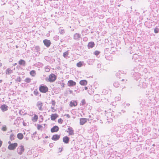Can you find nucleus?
Here are the masks:
<instances>
[{"instance_id": "obj_25", "label": "nucleus", "mask_w": 159, "mask_h": 159, "mask_svg": "<svg viewBox=\"0 0 159 159\" xmlns=\"http://www.w3.org/2000/svg\"><path fill=\"white\" fill-rule=\"evenodd\" d=\"M13 72V70H11L10 68L7 69L6 71V74L8 75H10L11 73Z\"/></svg>"}, {"instance_id": "obj_20", "label": "nucleus", "mask_w": 159, "mask_h": 159, "mask_svg": "<svg viewBox=\"0 0 159 159\" xmlns=\"http://www.w3.org/2000/svg\"><path fill=\"white\" fill-rule=\"evenodd\" d=\"M80 84L82 85H86L87 84V81L86 80H82L80 81Z\"/></svg>"}, {"instance_id": "obj_26", "label": "nucleus", "mask_w": 159, "mask_h": 159, "mask_svg": "<svg viewBox=\"0 0 159 159\" xmlns=\"http://www.w3.org/2000/svg\"><path fill=\"white\" fill-rule=\"evenodd\" d=\"M19 63L20 65L25 66V62L23 60L20 59L19 61Z\"/></svg>"}, {"instance_id": "obj_4", "label": "nucleus", "mask_w": 159, "mask_h": 159, "mask_svg": "<svg viewBox=\"0 0 159 159\" xmlns=\"http://www.w3.org/2000/svg\"><path fill=\"white\" fill-rule=\"evenodd\" d=\"M18 144L16 143L10 144L8 147V149L10 150H14L17 146Z\"/></svg>"}, {"instance_id": "obj_61", "label": "nucleus", "mask_w": 159, "mask_h": 159, "mask_svg": "<svg viewBox=\"0 0 159 159\" xmlns=\"http://www.w3.org/2000/svg\"><path fill=\"white\" fill-rule=\"evenodd\" d=\"M8 143L9 144H11V142L10 141H9L8 142Z\"/></svg>"}, {"instance_id": "obj_52", "label": "nucleus", "mask_w": 159, "mask_h": 159, "mask_svg": "<svg viewBox=\"0 0 159 159\" xmlns=\"http://www.w3.org/2000/svg\"><path fill=\"white\" fill-rule=\"evenodd\" d=\"M2 143V142L0 140V147L1 146Z\"/></svg>"}, {"instance_id": "obj_40", "label": "nucleus", "mask_w": 159, "mask_h": 159, "mask_svg": "<svg viewBox=\"0 0 159 159\" xmlns=\"http://www.w3.org/2000/svg\"><path fill=\"white\" fill-rule=\"evenodd\" d=\"M35 48V50L37 51H39L40 50V48L39 47V46H36Z\"/></svg>"}, {"instance_id": "obj_32", "label": "nucleus", "mask_w": 159, "mask_h": 159, "mask_svg": "<svg viewBox=\"0 0 159 159\" xmlns=\"http://www.w3.org/2000/svg\"><path fill=\"white\" fill-rule=\"evenodd\" d=\"M68 51H67L63 53V56L64 57L66 58L68 56Z\"/></svg>"}, {"instance_id": "obj_42", "label": "nucleus", "mask_w": 159, "mask_h": 159, "mask_svg": "<svg viewBox=\"0 0 159 159\" xmlns=\"http://www.w3.org/2000/svg\"><path fill=\"white\" fill-rule=\"evenodd\" d=\"M45 70L46 72H48L50 71V69L49 68H48V67H45Z\"/></svg>"}, {"instance_id": "obj_45", "label": "nucleus", "mask_w": 159, "mask_h": 159, "mask_svg": "<svg viewBox=\"0 0 159 159\" xmlns=\"http://www.w3.org/2000/svg\"><path fill=\"white\" fill-rule=\"evenodd\" d=\"M147 85L145 83H144L143 82V85H142L143 87L145 88L146 87Z\"/></svg>"}, {"instance_id": "obj_56", "label": "nucleus", "mask_w": 159, "mask_h": 159, "mask_svg": "<svg viewBox=\"0 0 159 159\" xmlns=\"http://www.w3.org/2000/svg\"><path fill=\"white\" fill-rule=\"evenodd\" d=\"M59 152H61V151H62V149H61L60 148H59Z\"/></svg>"}, {"instance_id": "obj_27", "label": "nucleus", "mask_w": 159, "mask_h": 159, "mask_svg": "<svg viewBox=\"0 0 159 159\" xmlns=\"http://www.w3.org/2000/svg\"><path fill=\"white\" fill-rule=\"evenodd\" d=\"M30 74L32 76H34L36 75V72L34 70H32L30 72Z\"/></svg>"}, {"instance_id": "obj_34", "label": "nucleus", "mask_w": 159, "mask_h": 159, "mask_svg": "<svg viewBox=\"0 0 159 159\" xmlns=\"http://www.w3.org/2000/svg\"><path fill=\"white\" fill-rule=\"evenodd\" d=\"M59 39V36L56 35L54 36L53 37V39L55 41H57Z\"/></svg>"}, {"instance_id": "obj_46", "label": "nucleus", "mask_w": 159, "mask_h": 159, "mask_svg": "<svg viewBox=\"0 0 159 159\" xmlns=\"http://www.w3.org/2000/svg\"><path fill=\"white\" fill-rule=\"evenodd\" d=\"M81 103L82 105H84L85 104L86 102L85 100L83 99L81 101Z\"/></svg>"}, {"instance_id": "obj_9", "label": "nucleus", "mask_w": 159, "mask_h": 159, "mask_svg": "<svg viewBox=\"0 0 159 159\" xmlns=\"http://www.w3.org/2000/svg\"><path fill=\"white\" fill-rule=\"evenodd\" d=\"M59 127L57 125H55L51 129V132L52 133L56 132L59 130Z\"/></svg>"}, {"instance_id": "obj_29", "label": "nucleus", "mask_w": 159, "mask_h": 159, "mask_svg": "<svg viewBox=\"0 0 159 159\" xmlns=\"http://www.w3.org/2000/svg\"><path fill=\"white\" fill-rule=\"evenodd\" d=\"M59 33L61 34H63L65 33V31L63 29L61 28L59 29Z\"/></svg>"}, {"instance_id": "obj_49", "label": "nucleus", "mask_w": 159, "mask_h": 159, "mask_svg": "<svg viewBox=\"0 0 159 159\" xmlns=\"http://www.w3.org/2000/svg\"><path fill=\"white\" fill-rule=\"evenodd\" d=\"M49 146L50 148H52L53 146V144L52 143H50L49 144Z\"/></svg>"}, {"instance_id": "obj_14", "label": "nucleus", "mask_w": 159, "mask_h": 159, "mask_svg": "<svg viewBox=\"0 0 159 159\" xmlns=\"http://www.w3.org/2000/svg\"><path fill=\"white\" fill-rule=\"evenodd\" d=\"M123 72L122 71H119L116 74V76L117 77L120 78L122 76L125 75V74L123 73Z\"/></svg>"}, {"instance_id": "obj_64", "label": "nucleus", "mask_w": 159, "mask_h": 159, "mask_svg": "<svg viewBox=\"0 0 159 159\" xmlns=\"http://www.w3.org/2000/svg\"><path fill=\"white\" fill-rule=\"evenodd\" d=\"M2 81V80H0V83H1Z\"/></svg>"}, {"instance_id": "obj_3", "label": "nucleus", "mask_w": 159, "mask_h": 159, "mask_svg": "<svg viewBox=\"0 0 159 159\" xmlns=\"http://www.w3.org/2000/svg\"><path fill=\"white\" fill-rule=\"evenodd\" d=\"M57 79L56 76L53 74H51L49 75L48 80L50 82H54Z\"/></svg>"}, {"instance_id": "obj_38", "label": "nucleus", "mask_w": 159, "mask_h": 159, "mask_svg": "<svg viewBox=\"0 0 159 159\" xmlns=\"http://www.w3.org/2000/svg\"><path fill=\"white\" fill-rule=\"evenodd\" d=\"M7 129V128L5 125L3 126L2 128V130L3 131H6Z\"/></svg>"}, {"instance_id": "obj_1", "label": "nucleus", "mask_w": 159, "mask_h": 159, "mask_svg": "<svg viewBox=\"0 0 159 159\" xmlns=\"http://www.w3.org/2000/svg\"><path fill=\"white\" fill-rule=\"evenodd\" d=\"M107 120L108 123H111L113 121V118H114V114L110 112H107L106 114Z\"/></svg>"}, {"instance_id": "obj_5", "label": "nucleus", "mask_w": 159, "mask_h": 159, "mask_svg": "<svg viewBox=\"0 0 159 159\" xmlns=\"http://www.w3.org/2000/svg\"><path fill=\"white\" fill-rule=\"evenodd\" d=\"M24 150V147L23 145H21L17 148V152L20 155L22 154Z\"/></svg>"}, {"instance_id": "obj_39", "label": "nucleus", "mask_w": 159, "mask_h": 159, "mask_svg": "<svg viewBox=\"0 0 159 159\" xmlns=\"http://www.w3.org/2000/svg\"><path fill=\"white\" fill-rule=\"evenodd\" d=\"M120 97L118 96L115 97V100L116 101H119L120 100Z\"/></svg>"}, {"instance_id": "obj_13", "label": "nucleus", "mask_w": 159, "mask_h": 159, "mask_svg": "<svg viewBox=\"0 0 159 159\" xmlns=\"http://www.w3.org/2000/svg\"><path fill=\"white\" fill-rule=\"evenodd\" d=\"M89 119L85 118H81L80 119V124L81 125H83Z\"/></svg>"}, {"instance_id": "obj_58", "label": "nucleus", "mask_w": 159, "mask_h": 159, "mask_svg": "<svg viewBox=\"0 0 159 159\" xmlns=\"http://www.w3.org/2000/svg\"><path fill=\"white\" fill-rule=\"evenodd\" d=\"M125 80H126V81H127V80H125V79H122V80H121L122 81H124Z\"/></svg>"}, {"instance_id": "obj_23", "label": "nucleus", "mask_w": 159, "mask_h": 159, "mask_svg": "<svg viewBox=\"0 0 159 159\" xmlns=\"http://www.w3.org/2000/svg\"><path fill=\"white\" fill-rule=\"evenodd\" d=\"M17 136V138L20 140L22 139L23 138V134L21 133H19L18 134Z\"/></svg>"}, {"instance_id": "obj_19", "label": "nucleus", "mask_w": 159, "mask_h": 159, "mask_svg": "<svg viewBox=\"0 0 159 159\" xmlns=\"http://www.w3.org/2000/svg\"><path fill=\"white\" fill-rule=\"evenodd\" d=\"M58 117V115L57 114H52L51 116V120H55Z\"/></svg>"}, {"instance_id": "obj_62", "label": "nucleus", "mask_w": 159, "mask_h": 159, "mask_svg": "<svg viewBox=\"0 0 159 159\" xmlns=\"http://www.w3.org/2000/svg\"><path fill=\"white\" fill-rule=\"evenodd\" d=\"M17 65V63H14V64H13V66H15L16 65Z\"/></svg>"}, {"instance_id": "obj_21", "label": "nucleus", "mask_w": 159, "mask_h": 159, "mask_svg": "<svg viewBox=\"0 0 159 159\" xmlns=\"http://www.w3.org/2000/svg\"><path fill=\"white\" fill-rule=\"evenodd\" d=\"M34 94L36 96L40 97L41 96V94H40L37 89H35L34 91Z\"/></svg>"}, {"instance_id": "obj_36", "label": "nucleus", "mask_w": 159, "mask_h": 159, "mask_svg": "<svg viewBox=\"0 0 159 159\" xmlns=\"http://www.w3.org/2000/svg\"><path fill=\"white\" fill-rule=\"evenodd\" d=\"M21 78L20 76H18L16 80V81L20 82L21 81Z\"/></svg>"}, {"instance_id": "obj_17", "label": "nucleus", "mask_w": 159, "mask_h": 159, "mask_svg": "<svg viewBox=\"0 0 159 159\" xmlns=\"http://www.w3.org/2000/svg\"><path fill=\"white\" fill-rule=\"evenodd\" d=\"M133 75L134 78L137 80H139L140 76L139 74L138 73H134Z\"/></svg>"}, {"instance_id": "obj_15", "label": "nucleus", "mask_w": 159, "mask_h": 159, "mask_svg": "<svg viewBox=\"0 0 159 159\" xmlns=\"http://www.w3.org/2000/svg\"><path fill=\"white\" fill-rule=\"evenodd\" d=\"M68 131H67V132L69 133V135H74V130L71 127H69L68 128Z\"/></svg>"}, {"instance_id": "obj_54", "label": "nucleus", "mask_w": 159, "mask_h": 159, "mask_svg": "<svg viewBox=\"0 0 159 159\" xmlns=\"http://www.w3.org/2000/svg\"><path fill=\"white\" fill-rule=\"evenodd\" d=\"M84 89L85 90H87L88 89V87H85Z\"/></svg>"}, {"instance_id": "obj_22", "label": "nucleus", "mask_w": 159, "mask_h": 159, "mask_svg": "<svg viewBox=\"0 0 159 159\" xmlns=\"http://www.w3.org/2000/svg\"><path fill=\"white\" fill-rule=\"evenodd\" d=\"M77 104V103L76 101H73V102L71 101L70 102V105L71 107H72L76 106Z\"/></svg>"}, {"instance_id": "obj_7", "label": "nucleus", "mask_w": 159, "mask_h": 159, "mask_svg": "<svg viewBox=\"0 0 159 159\" xmlns=\"http://www.w3.org/2000/svg\"><path fill=\"white\" fill-rule=\"evenodd\" d=\"M43 106V103L41 101H38L36 103V106L38 107L40 111H42L43 110V109L42 107Z\"/></svg>"}, {"instance_id": "obj_60", "label": "nucleus", "mask_w": 159, "mask_h": 159, "mask_svg": "<svg viewBox=\"0 0 159 159\" xmlns=\"http://www.w3.org/2000/svg\"><path fill=\"white\" fill-rule=\"evenodd\" d=\"M51 109H52V110H53L54 109V107H51Z\"/></svg>"}, {"instance_id": "obj_16", "label": "nucleus", "mask_w": 159, "mask_h": 159, "mask_svg": "<svg viewBox=\"0 0 159 159\" xmlns=\"http://www.w3.org/2000/svg\"><path fill=\"white\" fill-rule=\"evenodd\" d=\"M70 138L67 136H65L63 138V141L65 143H68L69 142Z\"/></svg>"}, {"instance_id": "obj_18", "label": "nucleus", "mask_w": 159, "mask_h": 159, "mask_svg": "<svg viewBox=\"0 0 159 159\" xmlns=\"http://www.w3.org/2000/svg\"><path fill=\"white\" fill-rule=\"evenodd\" d=\"M95 43L93 42H91L89 43L88 44V48H93L95 46Z\"/></svg>"}, {"instance_id": "obj_63", "label": "nucleus", "mask_w": 159, "mask_h": 159, "mask_svg": "<svg viewBox=\"0 0 159 159\" xmlns=\"http://www.w3.org/2000/svg\"><path fill=\"white\" fill-rule=\"evenodd\" d=\"M2 66V64L1 63H0V66Z\"/></svg>"}, {"instance_id": "obj_24", "label": "nucleus", "mask_w": 159, "mask_h": 159, "mask_svg": "<svg viewBox=\"0 0 159 159\" xmlns=\"http://www.w3.org/2000/svg\"><path fill=\"white\" fill-rule=\"evenodd\" d=\"M38 119V116L36 115H34V117L32 118V120L34 122H35Z\"/></svg>"}, {"instance_id": "obj_2", "label": "nucleus", "mask_w": 159, "mask_h": 159, "mask_svg": "<svg viewBox=\"0 0 159 159\" xmlns=\"http://www.w3.org/2000/svg\"><path fill=\"white\" fill-rule=\"evenodd\" d=\"M48 88L46 85H40L39 87V90L43 93H46L48 91Z\"/></svg>"}, {"instance_id": "obj_43", "label": "nucleus", "mask_w": 159, "mask_h": 159, "mask_svg": "<svg viewBox=\"0 0 159 159\" xmlns=\"http://www.w3.org/2000/svg\"><path fill=\"white\" fill-rule=\"evenodd\" d=\"M108 92V91L105 90L103 89L102 91V93L104 94H106V93H107Z\"/></svg>"}, {"instance_id": "obj_10", "label": "nucleus", "mask_w": 159, "mask_h": 159, "mask_svg": "<svg viewBox=\"0 0 159 159\" xmlns=\"http://www.w3.org/2000/svg\"><path fill=\"white\" fill-rule=\"evenodd\" d=\"M67 84L69 87H72L76 85V83L73 80H70L68 81Z\"/></svg>"}, {"instance_id": "obj_53", "label": "nucleus", "mask_w": 159, "mask_h": 159, "mask_svg": "<svg viewBox=\"0 0 159 159\" xmlns=\"http://www.w3.org/2000/svg\"><path fill=\"white\" fill-rule=\"evenodd\" d=\"M69 92L70 94H71L73 93V91L71 90H69Z\"/></svg>"}, {"instance_id": "obj_47", "label": "nucleus", "mask_w": 159, "mask_h": 159, "mask_svg": "<svg viewBox=\"0 0 159 159\" xmlns=\"http://www.w3.org/2000/svg\"><path fill=\"white\" fill-rule=\"evenodd\" d=\"M52 104L53 106H54L56 104V102L54 100H52Z\"/></svg>"}, {"instance_id": "obj_11", "label": "nucleus", "mask_w": 159, "mask_h": 159, "mask_svg": "<svg viewBox=\"0 0 159 159\" xmlns=\"http://www.w3.org/2000/svg\"><path fill=\"white\" fill-rule=\"evenodd\" d=\"M43 43L47 47H49L51 45V42L50 40L45 39L43 41Z\"/></svg>"}, {"instance_id": "obj_48", "label": "nucleus", "mask_w": 159, "mask_h": 159, "mask_svg": "<svg viewBox=\"0 0 159 159\" xmlns=\"http://www.w3.org/2000/svg\"><path fill=\"white\" fill-rule=\"evenodd\" d=\"M83 40L84 41H86L88 40V38L86 37H84L83 38Z\"/></svg>"}, {"instance_id": "obj_44", "label": "nucleus", "mask_w": 159, "mask_h": 159, "mask_svg": "<svg viewBox=\"0 0 159 159\" xmlns=\"http://www.w3.org/2000/svg\"><path fill=\"white\" fill-rule=\"evenodd\" d=\"M42 127V126L40 125H38L37 126V128L38 129H40V128Z\"/></svg>"}, {"instance_id": "obj_55", "label": "nucleus", "mask_w": 159, "mask_h": 159, "mask_svg": "<svg viewBox=\"0 0 159 159\" xmlns=\"http://www.w3.org/2000/svg\"><path fill=\"white\" fill-rule=\"evenodd\" d=\"M61 86L62 87H64V83H62L61 84Z\"/></svg>"}, {"instance_id": "obj_35", "label": "nucleus", "mask_w": 159, "mask_h": 159, "mask_svg": "<svg viewBox=\"0 0 159 159\" xmlns=\"http://www.w3.org/2000/svg\"><path fill=\"white\" fill-rule=\"evenodd\" d=\"M100 53V52L98 51H95L94 52V54H95L96 56L98 55L99 53Z\"/></svg>"}, {"instance_id": "obj_59", "label": "nucleus", "mask_w": 159, "mask_h": 159, "mask_svg": "<svg viewBox=\"0 0 159 159\" xmlns=\"http://www.w3.org/2000/svg\"><path fill=\"white\" fill-rule=\"evenodd\" d=\"M151 150H152V151H153V150H154V148H151Z\"/></svg>"}, {"instance_id": "obj_50", "label": "nucleus", "mask_w": 159, "mask_h": 159, "mask_svg": "<svg viewBox=\"0 0 159 159\" xmlns=\"http://www.w3.org/2000/svg\"><path fill=\"white\" fill-rule=\"evenodd\" d=\"M101 66V65L100 64H97V67L98 68H100Z\"/></svg>"}, {"instance_id": "obj_37", "label": "nucleus", "mask_w": 159, "mask_h": 159, "mask_svg": "<svg viewBox=\"0 0 159 159\" xmlns=\"http://www.w3.org/2000/svg\"><path fill=\"white\" fill-rule=\"evenodd\" d=\"M154 32L155 33H157L159 32V29L158 28H156L154 29Z\"/></svg>"}, {"instance_id": "obj_57", "label": "nucleus", "mask_w": 159, "mask_h": 159, "mask_svg": "<svg viewBox=\"0 0 159 159\" xmlns=\"http://www.w3.org/2000/svg\"><path fill=\"white\" fill-rule=\"evenodd\" d=\"M129 105H130V104H129V103H127L126 104V106L128 107H129Z\"/></svg>"}, {"instance_id": "obj_12", "label": "nucleus", "mask_w": 159, "mask_h": 159, "mask_svg": "<svg viewBox=\"0 0 159 159\" xmlns=\"http://www.w3.org/2000/svg\"><path fill=\"white\" fill-rule=\"evenodd\" d=\"M60 137V135L57 134H55L52 136L51 139L53 141H57L59 139Z\"/></svg>"}, {"instance_id": "obj_51", "label": "nucleus", "mask_w": 159, "mask_h": 159, "mask_svg": "<svg viewBox=\"0 0 159 159\" xmlns=\"http://www.w3.org/2000/svg\"><path fill=\"white\" fill-rule=\"evenodd\" d=\"M65 116H66L67 117H68L69 118L70 117V116L68 114H65Z\"/></svg>"}, {"instance_id": "obj_31", "label": "nucleus", "mask_w": 159, "mask_h": 159, "mask_svg": "<svg viewBox=\"0 0 159 159\" xmlns=\"http://www.w3.org/2000/svg\"><path fill=\"white\" fill-rule=\"evenodd\" d=\"M83 65V63L81 61H80L78 62L76 64V66L77 67H80L82 66Z\"/></svg>"}, {"instance_id": "obj_41", "label": "nucleus", "mask_w": 159, "mask_h": 159, "mask_svg": "<svg viewBox=\"0 0 159 159\" xmlns=\"http://www.w3.org/2000/svg\"><path fill=\"white\" fill-rule=\"evenodd\" d=\"M63 121V120L61 118L59 119L58 120V122L60 124H61Z\"/></svg>"}, {"instance_id": "obj_30", "label": "nucleus", "mask_w": 159, "mask_h": 159, "mask_svg": "<svg viewBox=\"0 0 159 159\" xmlns=\"http://www.w3.org/2000/svg\"><path fill=\"white\" fill-rule=\"evenodd\" d=\"M15 136L13 134H11L10 136V140L11 141L14 140L15 139Z\"/></svg>"}, {"instance_id": "obj_33", "label": "nucleus", "mask_w": 159, "mask_h": 159, "mask_svg": "<svg viewBox=\"0 0 159 159\" xmlns=\"http://www.w3.org/2000/svg\"><path fill=\"white\" fill-rule=\"evenodd\" d=\"M31 79L29 78H26L25 80V81L26 83H29L30 82Z\"/></svg>"}, {"instance_id": "obj_28", "label": "nucleus", "mask_w": 159, "mask_h": 159, "mask_svg": "<svg viewBox=\"0 0 159 159\" xmlns=\"http://www.w3.org/2000/svg\"><path fill=\"white\" fill-rule=\"evenodd\" d=\"M120 84L117 81H115L113 83V85L115 87H118L119 86Z\"/></svg>"}, {"instance_id": "obj_8", "label": "nucleus", "mask_w": 159, "mask_h": 159, "mask_svg": "<svg viewBox=\"0 0 159 159\" xmlns=\"http://www.w3.org/2000/svg\"><path fill=\"white\" fill-rule=\"evenodd\" d=\"M0 108L2 111L4 112L8 110V107L6 104H3L1 105Z\"/></svg>"}, {"instance_id": "obj_6", "label": "nucleus", "mask_w": 159, "mask_h": 159, "mask_svg": "<svg viewBox=\"0 0 159 159\" xmlns=\"http://www.w3.org/2000/svg\"><path fill=\"white\" fill-rule=\"evenodd\" d=\"M81 35L80 34L78 33H76L73 36V39L75 40L79 41L81 38Z\"/></svg>"}]
</instances>
